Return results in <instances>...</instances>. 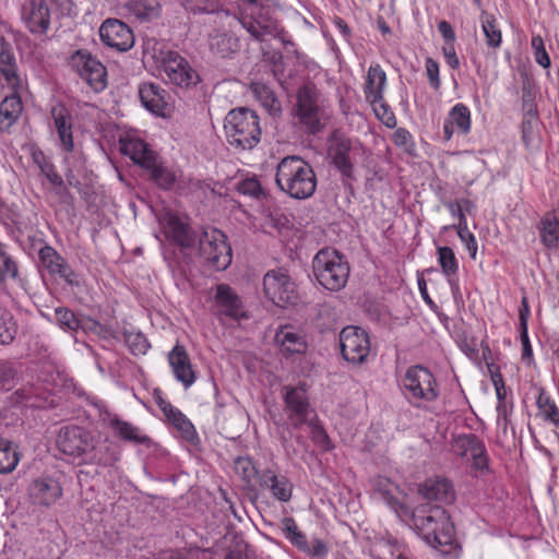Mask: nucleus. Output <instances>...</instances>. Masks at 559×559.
I'll return each mask as SVG.
<instances>
[{
  "label": "nucleus",
  "mask_w": 559,
  "mask_h": 559,
  "mask_svg": "<svg viewBox=\"0 0 559 559\" xmlns=\"http://www.w3.org/2000/svg\"><path fill=\"white\" fill-rule=\"evenodd\" d=\"M0 78L12 94L0 103V132L12 127L23 110L21 93L27 88V78L21 71L12 44L0 29Z\"/></svg>",
  "instance_id": "1"
},
{
  "label": "nucleus",
  "mask_w": 559,
  "mask_h": 559,
  "mask_svg": "<svg viewBox=\"0 0 559 559\" xmlns=\"http://www.w3.org/2000/svg\"><path fill=\"white\" fill-rule=\"evenodd\" d=\"M413 525L421 538L431 547L450 545L454 526L445 509L438 503L424 502L415 507Z\"/></svg>",
  "instance_id": "2"
},
{
  "label": "nucleus",
  "mask_w": 559,
  "mask_h": 559,
  "mask_svg": "<svg viewBox=\"0 0 559 559\" xmlns=\"http://www.w3.org/2000/svg\"><path fill=\"white\" fill-rule=\"evenodd\" d=\"M275 181L281 191L296 200L310 198L317 188L312 167L298 156H287L278 163Z\"/></svg>",
  "instance_id": "3"
},
{
  "label": "nucleus",
  "mask_w": 559,
  "mask_h": 559,
  "mask_svg": "<svg viewBox=\"0 0 559 559\" xmlns=\"http://www.w3.org/2000/svg\"><path fill=\"white\" fill-rule=\"evenodd\" d=\"M228 144L235 150H252L261 140L260 119L255 111L240 107L230 110L224 120Z\"/></svg>",
  "instance_id": "4"
},
{
  "label": "nucleus",
  "mask_w": 559,
  "mask_h": 559,
  "mask_svg": "<svg viewBox=\"0 0 559 559\" xmlns=\"http://www.w3.org/2000/svg\"><path fill=\"white\" fill-rule=\"evenodd\" d=\"M312 272L325 289L340 292L348 281L349 264L337 250L323 248L312 260Z\"/></svg>",
  "instance_id": "5"
},
{
  "label": "nucleus",
  "mask_w": 559,
  "mask_h": 559,
  "mask_svg": "<svg viewBox=\"0 0 559 559\" xmlns=\"http://www.w3.org/2000/svg\"><path fill=\"white\" fill-rule=\"evenodd\" d=\"M294 115L309 134H317L323 129L325 111L321 93L316 85L310 83L298 88Z\"/></svg>",
  "instance_id": "6"
},
{
  "label": "nucleus",
  "mask_w": 559,
  "mask_h": 559,
  "mask_svg": "<svg viewBox=\"0 0 559 559\" xmlns=\"http://www.w3.org/2000/svg\"><path fill=\"white\" fill-rule=\"evenodd\" d=\"M402 392L408 403L421 407L423 402H433L439 396V389L432 372L420 365L407 368L402 379Z\"/></svg>",
  "instance_id": "7"
},
{
  "label": "nucleus",
  "mask_w": 559,
  "mask_h": 559,
  "mask_svg": "<svg viewBox=\"0 0 559 559\" xmlns=\"http://www.w3.org/2000/svg\"><path fill=\"white\" fill-rule=\"evenodd\" d=\"M199 251L203 260L216 271L226 270L233 260L227 236L216 228H210L202 233L199 239Z\"/></svg>",
  "instance_id": "8"
},
{
  "label": "nucleus",
  "mask_w": 559,
  "mask_h": 559,
  "mask_svg": "<svg viewBox=\"0 0 559 559\" xmlns=\"http://www.w3.org/2000/svg\"><path fill=\"white\" fill-rule=\"evenodd\" d=\"M340 346L343 358L354 365L366 361L370 353L368 333L358 326H345L340 333Z\"/></svg>",
  "instance_id": "9"
},
{
  "label": "nucleus",
  "mask_w": 559,
  "mask_h": 559,
  "mask_svg": "<svg viewBox=\"0 0 559 559\" xmlns=\"http://www.w3.org/2000/svg\"><path fill=\"white\" fill-rule=\"evenodd\" d=\"M265 296L276 306L285 307L296 299L295 283L283 270L269 271L263 277Z\"/></svg>",
  "instance_id": "10"
},
{
  "label": "nucleus",
  "mask_w": 559,
  "mask_h": 559,
  "mask_svg": "<svg viewBox=\"0 0 559 559\" xmlns=\"http://www.w3.org/2000/svg\"><path fill=\"white\" fill-rule=\"evenodd\" d=\"M72 67L79 75L95 91H103L106 85V68L90 52L79 50L72 56Z\"/></svg>",
  "instance_id": "11"
},
{
  "label": "nucleus",
  "mask_w": 559,
  "mask_h": 559,
  "mask_svg": "<svg viewBox=\"0 0 559 559\" xmlns=\"http://www.w3.org/2000/svg\"><path fill=\"white\" fill-rule=\"evenodd\" d=\"M284 402L287 418L293 427H301L304 424L312 419L311 415L316 418V414L310 407L308 396L304 389L292 386L285 388Z\"/></svg>",
  "instance_id": "12"
},
{
  "label": "nucleus",
  "mask_w": 559,
  "mask_h": 559,
  "mask_svg": "<svg viewBox=\"0 0 559 559\" xmlns=\"http://www.w3.org/2000/svg\"><path fill=\"white\" fill-rule=\"evenodd\" d=\"M58 449L71 457H84L92 448L90 433L79 426H67L60 429L57 437Z\"/></svg>",
  "instance_id": "13"
},
{
  "label": "nucleus",
  "mask_w": 559,
  "mask_h": 559,
  "mask_svg": "<svg viewBox=\"0 0 559 559\" xmlns=\"http://www.w3.org/2000/svg\"><path fill=\"white\" fill-rule=\"evenodd\" d=\"M99 36L106 46L118 51H128L134 45L132 29L120 20H106L99 27Z\"/></svg>",
  "instance_id": "14"
},
{
  "label": "nucleus",
  "mask_w": 559,
  "mask_h": 559,
  "mask_svg": "<svg viewBox=\"0 0 559 559\" xmlns=\"http://www.w3.org/2000/svg\"><path fill=\"white\" fill-rule=\"evenodd\" d=\"M163 68L169 81L180 87H189L197 83V72L177 51L164 52Z\"/></svg>",
  "instance_id": "15"
},
{
  "label": "nucleus",
  "mask_w": 559,
  "mask_h": 559,
  "mask_svg": "<svg viewBox=\"0 0 559 559\" xmlns=\"http://www.w3.org/2000/svg\"><path fill=\"white\" fill-rule=\"evenodd\" d=\"M21 17L25 27L35 36H44L50 27V10L45 0H25Z\"/></svg>",
  "instance_id": "16"
},
{
  "label": "nucleus",
  "mask_w": 559,
  "mask_h": 559,
  "mask_svg": "<svg viewBox=\"0 0 559 559\" xmlns=\"http://www.w3.org/2000/svg\"><path fill=\"white\" fill-rule=\"evenodd\" d=\"M39 269L50 275H58L70 285H78V276L57 250L45 245L38 251Z\"/></svg>",
  "instance_id": "17"
},
{
  "label": "nucleus",
  "mask_w": 559,
  "mask_h": 559,
  "mask_svg": "<svg viewBox=\"0 0 559 559\" xmlns=\"http://www.w3.org/2000/svg\"><path fill=\"white\" fill-rule=\"evenodd\" d=\"M60 483L50 476L39 477L32 481L28 495L33 504L49 508L62 497Z\"/></svg>",
  "instance_id": "18"
},
{
  "label": "nucleus",
  "mask_w": 559,
  "mask_h": 559,
  "mask_svg": "<svg viewBox=\"0 0 559 559\" xmlns=\"http://www.w3.org/2000/svg\"><path fill=\"white\" fill-rule=\"evenodd\" d=\"M168 361L175 378L181 382L185 388H189L194 383L195 374L185 346L177 343L168 354Z\"/></svg>",
  "instance_id": "19"
},
{
  "label": "nucleus",
  "mask_w": 559,
  "mask_h": 559,
  "mask_svg": "<svg viewBox=\"0 0 559 559\" xmlns=\"http://www.w3.org/2000/svg\"><path fill=\"white\" fill-rule=\"evenodd\" d=\"M419 493L426 502L451 503L455 499V492L451 481L443 477L427 479L420 487Z\"/></svg>",
  "instance_id": "20"
},
{
  "label": "nucleus",
  "mask_w": 559,
  "mask_h": 559,
  "mask_svg": "<svg viewBox=\"0 0 559 559\" xmlns=\"http://www.w3.org/2000/svg\"><path fill=\"white\" fill-rule=\"evenodd\" d=\"M259 486L262 489H269L272 496L282 502L290 500L293 495V485L289 479L271 469H264L259 475Z\"/></svg>",
  "instance_id": "21"
},
{
  "label": "nucleus",
  "mask_w": 559,
  "mask_h": 559,
  "mask_svg": "<svg viewBox=\"0 0 559 559\" xmlns=\"http://www.w3.org/2000/svg\"><path fill=\"white\" fill-rule=\"evenodd\" d=\"M215 304L219 313L230 319L239 320L246 317L240 298L228 285H217Z\"/></svg>",
  "instance_id": "22"
},
{
  "label": "nucleus",
  "mask_w": 559,
  "mask_h": 559,
  "mask_svg": "<svg viewBox=\"0 0 559 559\" xmlns=\"http://www.w3.org/2000/svg\"><path fill=\"white\" fill-rule=\"evenodd\" d=\"M51 118L62 148L68 153L72 152L74 143L72 135V117L70 111L66 106L58 104L51 108Z\"/></svg>",
  "instance_id": "23"
},
{
  "label": "nucleus",
  "mask_w": 559,
  "mask_h": 559,
  "mask_svg": "<svg viewBox=\"0 0 559 559\" xmlns=\"http://www.w3.org/2000/svg\"><path fill=\"white\" fill-rule=\"evenodd\" d=\"M158 406L168 421L181 433L185 440L193 443L199 439L192 423L178 408L174 407L165 400H159Z\"/></svg>",
  "instance_id": "24"
},
{
  "label": "nucleus",
  "mask_w": 559,
  "mask_h": 559,
  "mask_svg": "<svg viewBox=\"0 0 559 559\" xmlns=\"http://www.w3.org/2000/svg\"><path fill=\"white\" fill-rule=\"evenodd\" d=\"M165 234L181 248H191L195 241V237L192 234L190 226L174 214H168L166 216Z\"/></svg>",
  "instance_id": "25"
},
{
  "label": "nucleus",
  "mask_w": 559,
  "mask_h": 559,
  "mask_svg": "<svg viewBox=\"0 0 559 559\" xmlns=\"http://www.w3.org/2000/svg\"><path fill=\"white\" fill-rule=\"evenodd\" d=\"M166 92L154 83H144L139 88V96L142 105L150 111L164 116L167 103Z\"/></svg>",
  "instance_id": "26"
},
{
  "label": "nucleus",
  "mask_w": 559,
  "mask_h": 559,
  "mask_svg": "<svg viewBox=\"0 0 559 559\" xmlns=\"http://www.w3.org/2000/svg\"><path fill=\"white\" fill-rule=\"evenodd\" d=\"M121 152L144 169L152 167L157 158L148 145L140 139H130L122 143Z\"/></svg>",
  "instance_id": "27"
},
{
  "label": "nucleus",
  "mask_w": 559,
  "mask_h": 559,
  "mask_svg": "<svg viewBox=\"0 0 559 559\" xmlns=\"http://www.w3.org/2000/svg\"><path fill=\"white\" fill-rule=\"evenodd\" d=\"M350 148V141L343 138L335 139L330 147L334 166L347 178L353 175V164L349 159Z\"/></svg>",
  "instance_id": "28"
},
{
  "label": "nucleus",
  "mask_w": 559,
  "mask_h": 559,
  "mask_svg": "<svg viewBox=\"0 0 559 559\" xmlns=\"http://www.w3.org/2000/svg\"><path fill=\"white\" fill-rule=\"evenodd\" d=\"M385 83L386 75L381 67L379 64L370 66L364 88L366 99L369 103L381 100Z\"/></svg>",
  "instance_id": "29"
},
{
  "label": "nucleus",
  "mask_w": 559,
  "mask_h": 559,
  "mask_svg": "<svg viewBox=\"0 0 559 559\" xmlns=\"http://www.w3.org/2000/svg\"><path fill=\"white\" fill-rule=\"evenodd\" d=\"M32 157L41 174L50 181V183L58 188L57 193L62 198L70 197L62 177L56 171L53 164L47 159L46 155L41 151H34Z\"/></svg>",
  "instance_id": "30"
},
{
  "label": "nucleus",
  "mask_w": 559,
  "mask_h": 559,
  "mask_svg": "<svg viewBox=\"0 0 559 559\" xmlns=\"http://www.w3.org/2000/svg\"><path fill=\"white\" fill-rule=\"evenodd\" d=\"M126 9L140 21H152L160 14L162 5L158 0H129Z\"/></svg>",
  "instance_id": "31"
},
{
  "label": "nucleus",
  "mask_w": 559,
  "mask_h": 559,
  "mask_svg": "<svg viewBox=\"0 0 559 559\" xmlns=\"http://www.w3.org/2000/svg\"><path fill=\"white\" fill-rule=\"evenodd\" d=\"M251 91L260 104L266 109V111L277 117L282 112L281 102L275 96V93L271 87L264 83L254 82L251 84Z\"/></svg>",
  "instance_id": "32"
},
{
  "label": "nucleus",
  "mask_w": 559,
  "mask_h": 559,
  "mask_svg": "<svg viewBox=\"0 0 559 559\" xmlns=\"http://www.w3.org/2000/svg\"><path fill=\"white\" fill-rule=\"evenodd\" d=\"M109 425L115 430L116 436L120 439L139 444L150 441L147 436L142 435L138 427L128 421L115 417L110 419Z\"/></svg>",
  "instance_id": "33"
},
{
  "label": "nucleus",
  "mask_w": 559,
  "mask_h": 559,
  "mask_svg": "<svg viewBox=\"0 0 559 559\" xmlns=\"http://www.w3.org/2000/svg\"><path fill=\"white\" fill-rule=\"evenodd\" d=\"M536 405L538 408L537 416H539L543 420L550 425H554L556 427L559 426V407L542 388L538 390Z\"/></svg>",
  "instance_id": "34"
},
{
  "label": "nucleus",
  "mask_w": 559,
  "mask_h": 559,
  "mask_svg": "<svg viewBox=\"0 0 559 559\" xmlns=\"http://www.w3.org/2000/svg\"><path fill=\"white\" fill-rule=\"evenodd\" d=\"M539 236L545 247L557 248L559 245V218L552 214L546 215L540 222Z\"/></svg>",
  "instance_id": "35"
},
{
  "label": "nucleus",
  "mask_w": 559,
  "mask_h": 559,
  "mask_svg": "<svg viewBox=\"0 0 559 559\" xmlns=\"http://www.w3.org/2000/svg\"><path fill=\"white\" fill-rule=\"evenodd\" d=\"M275 342L281 346L282 352L286 355L301 353L306 347L304 338L298 333L288 329L280 330L275 335Z\"/></svg>",
  "instance_id": "36"
},
{
  "label": "nucleus",
  "mask_w": 559,
  "mask_h": 559,
  "mask_svg": "<svg viewBox=\"0 0 559 559\" xmlns=\"http://www.w3.org/2000/svg\"><path fill=\"white\" fill-rule=\"evenodd\" d=\"M480 23L487 46L493 49L499 48L502 41V34L497 19L492 14L483 11Z\"/></svg>",
  "instance_id": "37"
},
{
  "label": "nucleus",
  "mask_w": 559,
  "mask_h": 559,
  "mask_svg": "<svg viewBox=\"0 0 559 559\" xmlns=\"http://www.w3.org/2000/svg\"><path fill=\"white\" fill-rule=\"evenodd\" d=\"M252 15L254 16L259 27L263 31L265 36L280 38L284 44L293 45L292 41L285 39L284 29L281 27L276 20L270 16L267 11L260 9L257 13Z\"/></svg>",
  "instance_id": "38"
},
{
  "label": "nucleus",
  "mask_w": 559,
  "mask_h": 559,
  "mask_svg": "<svg viewBox=\"0 0 559 559\" xmlns=\"http://www.w3.org/2000/svg\"><path fill=\"white\" fill-rule=\"evenodd\" d=\"M19 461L20 456L13 443L7 439H0V474L13 472Z\"/></svg>",
  "instance_id": "39"
},
{
  "label": "nucleus",
  "mask_w": 559,
  "mask_h": 559,
  "mask_svg": "<svg viewBox=\"0 0 559 559\" xmlns=\"http://www.w3.org/2000/svg\"><path fill=\"white\" fill-rule=\"evenodd\" d=\"M116 454L110 451L109 445L106 443H99L97 445L92 443V448H90L87 454H84L82 462L84 463H95L102 466H109L116 462Z\"/></svg>",
  "instance_id": "40"
},
{
  "label": "nucleus",
  "mask_w": 559,
  "mask_h": 559,
  "mask_svg": "<svg viewBox=\"0 0 559 559\" xmlns=\"http://www.w3.org/2000/svg\"><path fill=\"white\" fill-rule=\"evenodd\" d=\"M145 170L148 171L150 178L162 189L169 190L176 182V175L169 168L163 166L157 162V158L153 162L152 167H147Z\"/></svg>",
  "instance_id": "41"
},
{
  "label": "nucleus",
  "mask_w": 559,
  "mask_h": 559,
  "mask_svg": "<svg viewBox=\"0 0 559 559\" xmlns=\"http://www.w3.org/2000/svg\"><path fill=\"white\" fill-rule=\"evenodd\" d=\"M438 262L443 274L448 277L451 286H453V276L457 274L459 263L454 251L450 247H438Z\"/></svg>",
  "instance_id": "42"
},
{
  "label": "nucleus",
  "mask_w": 559,
  "mask_h": 559,
  "mask_svg": "<svg viewBox=\"0 0 559 559\" xmlns=\"http://www.w3.org/2000/svg\"><path fill=\"white\" fill-rule=\"evenodd\" d=\"M17 323L13 314L5 308L0 307V344H11L17 334Z\"/></svg>",
  "instance_id": "43"
},
{
  "label": "nucleus",
  "mask_w": 559,
  "mask_h": 559,
  "mask_svg": "<svg viewBox=\"0 0 559 559\" xmlns=\"http://www.w3.org/2000/svg\"><path fill=\"white\" fill-rule=\"evenodd\" d=\"M539 121L537 117H527L522 120V140L530 150H537L540 146L538 134Z\"/></svg>",
  "instance_id": "44"
},
{
  "label": "nucleus",
  "mask_w": 559,
  "mask_h": 559,
  "mask_svg": "<svg viewBox=\"0 0 559 559\" xmlns=\"http://www.w3.org/2000/svg\"><path fill=\"white\" fill-rule=\"evenodd\" d=\"M453 126H456L457 130L467 134L471 130V111L464 104H456L452 107L449 119Z\"/></svg>",
  "instance_id": "45"
},
{
  "label": "nucleus",
  "mask_w": 559,
  "mask_h": 559,
  "mask_svg": "<svg viewBox=\"0 0 559 559\" xmlns=\"http://www.w3.org/2000/svg\"><path fill=\"white\" fill-rule=\"evenodd\" d=\"M480 442L481 440L473 433L457 436L452 442V452L461 457H469Z\"/></svg>",
  "instance_id": "46"
},
{
  "label": "nucleus",
  "mask_w": 559,
  "mask_h": 559,
  "mask_svg": "<svg viewBox=\"0 0 559 559\" xmlns=\"http://www.w3.org/2000/svg\"><path fill=\"white\" fill-rule=\"evenodd\" d=\"M235 472L241 477V479L247 484L251 485L253 479L259 481V475L253 461L249 456H239L234 461Z\"/></svg>",
  "instance_id": "47"
},
{
  "label": "nucleus",
  "mask_w": 559,
  "mask_h": 559,
  "mask_svg": "<svg viewBox=\"0 0 559 559\" xmlns=\"http://www.w3.org/2000/svg\"><path fill=\"white\" fill-rule=\"evenodd\" d=\"M283 532L285 537L299 550L307 549L306 535L299 531L293 518H285L283 520Z\"/></svg>",
  "instance_id": "48"
},
{
  "label": "nucleus",
  "mask_w": 559,
  "mask_h": 559,
  "mask_svg": "<svg viewBox=\"0 0 559 559\" xmlns=\"http://www.w3.org/2000/svg\"><path fill=\"white\" fill-rule=\"evenodd\" d=\"M123 341L129 347L130 352L136 356L146 354L147 349L150 348L148 341L141 332L126 331L123 333Z\"/></svg>",
  "instance_id": "49"
},
{
  "label": "nucleus",
  "mask_w": 559,
  "mask_h": 559,
  "mask_svg": "<svg viewBox=\"0 0 559 559\" xmlns=\"http://www.w3.org/2000/svg\"><path fill=\"white\" fill-rule=\"evenodd\" d=\"M449 228H451V226L444 227V229ZM452 228L456 229V233L461 241L465 245L466 249L468 250L471 258L475 260L477 253V241L475 236L468 230L466 217H462V223L457 225H452Z\"/></svg>",
  "instance_id": "50"
},
{
  "label": "nucleus",
  "mask_w": 559,
  "mask_h": 559,
  "mask_svg": "<svg viewBox=\"0 0 559 559\" xmlns=\"http://www.w3.org/2000/svg\"><path fill=\"white\" fill-rule=\"evenodd\" d=\"M55 314L56 320L62 330L68 332H78L80 330V319L69 308H56Z\"/></svg>",
  "instance_id": "51"
},
{
  "label": "nucleus",
  "mask_w": 559,
  "mask_h": 559,
  "mask_svg": "<svg viewBox=\"0 0 559 559\" xmlns=\"http://www.w3.org/2000/svg\"><path fill=\"white\" fill-rule=\"evenodd\" d=\"M314 419L316 418H312L307 423L311 428V439L323 451H330L333 449L332 441L322 425Z\"/></svg>",
  "instance_id": "52"
},
{
  "label": "nucleus",
  "mask_w": 559,
  "mask_h": 559,
  "mask_svg": "<svg viewBox=\"0 0 559 559\" xmlns=\"http://www.w3.org/2000/svg\"><path fill=\"white\" fill-rule=\"evenodd\" d=\"M158 559H206L205 551L200 548L167 550Z\"/></svg>",
  "instance_id": "53"
},
{
  "label": "nucleus",
  "mask_w": 559,
  "mask_h": 559,
  "mask_svg": "<svg viewBox=\"0 0 559 559\" xmlns=\"http://www.w3.org/2000/svg\"><path fill=\"white\" fill-rule=\"evenodd\" d=\"M373 106L376 116L381 120L388 128H394L396 126V118L390 106L384 102L383 97L379 102L370 103Z\"/></svg>",
  "instance_id": "54"
},
{
  "label": "nucleus",
  "mask_w": 559,
  "mask_h": 559,
  "mask_svg": "<svg viewBox=\"0 0 559 559\" xmlns=\"http://www.w3.org/2000/svg\"><path fill=\"white\" fill-rule=\"evenodd\" d=\"M532 49L534 52L535 61L547 69L550 67L551 61L548 52L545 49V44L540 35H534L531 40Z\"/></svg>",
  "instance_id": "55"
},
{
  "label": "nucleus",
  "mask_w": 559,
  "mask_h": 559,
  "mask_svg": "<svg viewBox=\"0 0 559 559\" xmlns=\"http://www.w3.org/2000/svg\"><path fill=\"white\" fill-rule=\"evenodd\" d=\"M16 373L17 371L11 361L0 359V388H12Z\"/></svg>",
  "instance_id": "56"
},
{
  "label": "nucleus",
  "mask_w": 559,
  "mask_h": 559,
  "mask_svg": "<svg viewBox=\"0 0 559 559\" xmlns=\"http://www.w3.org/2000/svg\"><path fill=\"white\" fill-rule=\"evenodd\" d=\"M239 193L258 198L262 193V188L257 178H246L237 183Z\"/></svg>",
  "instance_id": "57"
},
{
  "label": "nucleus",
  "mask_w": 559,
  "mask_h": 559,
  "mask_svg": "<svg viewBox=\"0 0 559 559\" xmlns=\"http://www.w3.org/2000/svg\"><path fill=\"white\" fill-rule=\"evenodd\" d=\"M242 27L258 41H263L265 39V34L259 27L254 16L251 14L250 16H241L239 19Z\"/></svg>",
  "instance_id": "58"
},
{
  "label": "nucleus",
  "mask_w": 559,
  "mask_h": 559,
  "mask_svg": "<svg viewBox=\"0 0 559 559\" xmlns=\"http://www.w3.org/2000/svg\"><path fill=\"white\" fill-rule=\"evenodd\" d=\"M473 461V467L478 471L488 469V455L484 442L481 441L469 456Z\"/></svg>",
  "instance_id": "59"
},
{
  "label": "nucleus",
  "mask_w": 559,
  "mask_h": 559,
  "mask_svg": "<svg viewBox=\"0 0 559 559\" xmlns=\"http://www.w3.org/2000/svg\"><path fill=\"white\" fill-rule=\"evenodd\" d=\"M426 72L431 87L438 91L441 86L439 64L432 58L426 59Z\"/></svg>",
  "instance_id": "60"
},
{
  "label": "nucleus",
  "mask_w": 559,
  "mask_h": 559,
  "mask_svg": "<svg viewBox=\"0 0 559 559\" xmlns=\"http://www.w3.org/2000/svg\"><path fill=\"white\" fill-rule=\"evenodd\" d=\"M80 330H83L84 332H93L99 336H106L107 329L102 325L98 321L86 317L83 319H80Z\"/></svg>",
  "instance_id": "61"
},
{
  "label": "nucleus",
  "mask_w": 559,
  "mask_h": 559,
  "mask_svg": "<svg viewBox=\"0 0 559 559\" xmlns=\"http://www.w3.org/2000/svg\"><path fill=\"white\" fill-rule=\"evenodd\" d=\"M301 551L308 554L312 557H323L328 554V547L321 539H313L310 544L307 543V549H302Z\"/></svg>",
  "instance_id": "62"
},
{
  "label": "nucleus",
  "mask_w": 559,
  "mask_h": 559,
  "mask_svg": "<svg viewBox=\"0 0 559 559\" xmlns=\"http://www.w3.org/2000/svg\"><path fill=\"white\" fill-rule=\"evenodd\" d=\"M442 52L448 66L452 69L460 67V60L456 56L454 44H448L442 47Z\"/></svg>",
  "instance_id": "63"
},
{
  "label": "nucleus",
  "mask_w": 559,
  "mask_h": 559,
  "mask_svg": "<svg viewBox=\"0 0 559 559\" xmlns=\"http://www.w3.org/2000/svg\"><path fill=\"white\" fill-rule=\"evenodd\" d=\"M438 31L443 37L445 45L454 44L455 41V33L452 25L448 21H440L438 24Z\"/></svg>",
  "instance_id": "64"
}]
</instances>
